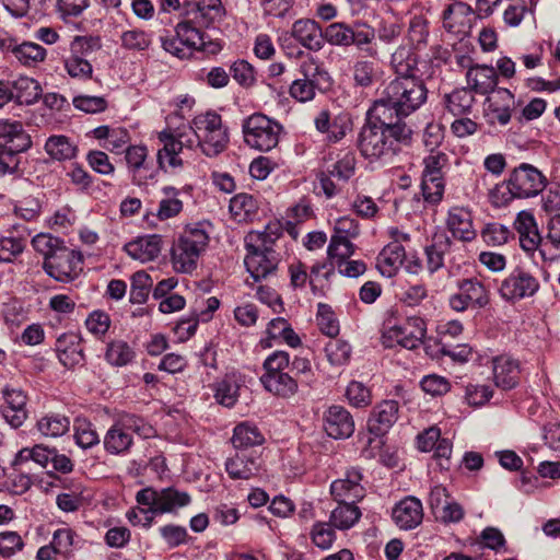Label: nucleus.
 <instances>
[{
	"label": "nucleus",
	"mask_w": 560,
	"mask_h": 560,
	"mask_svg": "<svg viewBox=\"0 0 560 560\" xmlns=\"http://www.w3.org/2000/svg\"><path fill=\"white\" fill-rule=\"evenodd\" d=\"M73 429L74 441L79 447L88 450L100 443V436L94 425L86 419H75Z\"/></svg>",
	"instance_id": "49530a36"
},
{
	"label": "nucleus",
	"mask_w": 560,
	"mask_h": 560,
	"mask_svg": "<svg viewBox=\"0 0 560 560\" xmlns=\"http://www.w3.org/2000/svg\"><path fill=\"white\" fill-rule=\"evenodd\" d=\"M448 237L435 240L433 244L425 247L427 268L430 273L438 271L444 265L445 250L451 246Z\"/></svg>",
	"instance_id": "09e8293b"
},
{
	"label": "nucleus",
	"mask_w": 560,
	"mask_h": 560,
	"mask_svg": "<svg viewBox=\"0 0 560 560\" xmlns=\"http://www.w3.org/2000/svg\"><path fill=\"white\" fill-rule=\"evenodd\" d=\"M37 465L48 470L69 474L73 470L72 460L65 454H59L55 447L37 444Z\"/></svg>",
	"instance_id": "7c9ffc66"
},
{
	"label": "nucleus",
	"mask_w": 560,
	"mask_h": 560,
	"mask_svg": "<svg viewBox=\"0 0 560 560\" xmlns=\"http://www.w3.org/2000/svg\"><path fill=\"white\" fill-rule=\"evenodd\" d=\"M512 235V231L500 223H488L481 231V237L489 246L505 244Z\"/></svg>",
	"instance_id": "bf43d9fd"
},
{
	"label": "nucleus",
	"mask_w": 560,
	"mask_h": 560,
	"mask_svg": "<svg viewBox=\"0 0 560 560\" xmlns=\"http://www.w3.org/2000/svg\"><path fill=\"white\" fill-rule=\"evenodd\" d=\"M311 538L316 547L329 549L336 539L335 527L329 522H317L313 525Z\"/></svg>",
	"instance_id": "4d7b16f0"
},
{
	"label": "nucleus",
	"mask_w": 560,
	"mask_h": 560,
	"mask_svg": "<svg viewBox=\"0 0 560 560\" xmlns=\"http://www.w3.org/2000/svg\"><path fill=\"white\" fill-rule=\"evenodd\" d=\"M190 129L197 138L198 149L206 156L215 158L228 148L229 130L218 113L209 110L197 115L191 120Z\"/></svg>",
	"instance_id": "20e7f679"
},
{
	"label": "nucleus",
	"mask_w": 560,
	"mask_h": 560,
	"mask_svg": "<svg viewBox=\"0 0 560 560\" xmlns=\"http://www.w3.org/2000/svg\"><path fill=\"white\" fill-rule=\"evenodd\" d=\"M360 509L354 504L338 503L329 516V523L338 529L347 530L353 527L361 517Z\"/></svg>",
	"instance_id": "e433bc0d"
},
{
	"label": "nucleus",
	"mask_w": 560,
	"mask_h": 560,
	"mask_svg": "<svg viewBox=\"0 0 560 560\" xmlns=\"http://www.w3.org/2000/svg\"><path fill=\"white\" fill-rule=\"evenodd\" d=\"M257 202L248 194H237L230 201V211L238 220H246L256 212Z\"/></svg>",
	"instance_id": "8fccbe9b"
},
{
	"label": "nucleus",
	"mask_w": 560,
	"mask_h": 560,
	"mask_svg": "<svg viewBox=\"0 0 560 560\" xmlns=\"http://www.w3.org/2000/svg\"><path fill=\"white\" fill-rule=\"evenodd\" d=\"M203 26H200L195 18H188L179 22L175 27V35L179 38L183 46H187L192 51L205 50L206 39L205 34L201 31Z\"/></svg>",
	"instance_id": "c85d7f7f"
},
{
	"label": "nucleus",
	"mask_w": 560,
	"mask_h": 560,
	"mask_svg": "<svg viewBox=\"0 0 560 560\" xmlns=\"http://www.w3.org/2000/svg\"><path fill=\"white\" fill-rule=\"evenodd\" d=\"M421 388L431 396H442L450 392V381L438 374L425 375L420 382Z\"/></svg>",
	"instance_id": "338daca9"
},
{
	"label": "nucleus",
	"mask_w": 560,
	"mask_h": 560,
	"mask_svg": "<svg viewBox=\"0 0 560 560\" xmlns=\"http://www.w3.org/2000/svg\"><path fill=\"white\" fill-rule=\"evenodd\" d=\"M395 524L405 530L416 528L423 518L422 503L415 497H407L398 502L392 512Z\"/></svg>",
	"instance_id": "4be33fe9"
},
{
	"label": "nucleus",
	"mask_w": 560,
	"mask_h": 560,
	"mask_svg": "<svg viewBox=\"0 0 560 560\" xmlns=\"http://www.w3.org/2000/svg\"><path fill=\"white\" fill-rule=\"evenodd\" d=\"M457 287L465 294L472 308H483L489 304L490 293L478 279L459 280Z\"/></svg>",
	"instance_id": "f704fd0d"
},
{
	"label": "nucleus",
	"mask_w": 560,
	"mask_h": 560,
	"mask_svg": "<svg viewBox=\"0 0 560 560\" xmlns=\"http://www.w3.org/2000/svg\"><path fill=\"white\" fill-rule=\"evenodd\" d=\"M45 150L57 161L71 160L77 154V147L66 136H51L46 141Z\"/></svg>",
	"instance_id": "c03bdc74"
},
{
	"label": "nucleus",
	"mask_w": 560,
	"mask_h": 560,
	"mask_svg": "<svg viewBox=\"0 0 560 560\" xmlns=\"http://www.w3.org/2000/svg\"><path fill=\"white\" fill-rule=\"evenodd\" d=\"M390 65L397 77L415 75L417 58L410 47L400 46L393 52Z\"/></svg>",
	"instance_id": "37998d69"
},
{
	"label": "nucleus",
	"mask_w": 560,
	"mask_h": 560,
	"mask_svg": "<svg viewBox=\"0 0 560 560\" xmlns=\"http://www.w3.org/2000/svg\"><path fill=\"white\" fill-rule=\"evenodd\" d=\"M187 14L200 26L208 27L224 15V8L221 0H199Z\"/></svg>",
	"instance_id": "72a5a7b5"
},
{
	"label": "nucleus",
	"mask_w": 560,
	"mask_h": 560,
	"mask_svg": "<svg viewBox=\"0 0 560 560\" xmlns=\"http://www.w3.org/2000/svg\"><path fill=\"white\" fill-rule=\"evenodd\" d=\"M406 258L404 246L394 241L386 245L377 256V267L383 276L392 277L401 267Z\"/></svg>",
	"instance_id": "c756f323"
},
{
	"label": "nucleus",
	"mask_w": 560,
	"mask_h": 560,
	"mask_svg": "<svg viewBox=\"0 0 560 560\" xmlns=\"http://www.w3.org/2000/svg\"><path fill=\"white\" fill-rule=\"evenodd\" d=\"M37 253L43 256V269L56 281H73L83 270L81 253L67 247L62 240L49 233H37Z\"/></svg>",
	"instance_id": "f03ea898"
},
{
	"label": "nucleus",
	"mask_w": 560,
	"mask_h": 560,
	"mask_svg": "<svg viewBox=\"0 0 560 560\" xmlns=\"http://www.w3.org/2000/svg\"><path fill=\"white\" fill-rule=\"evenodd\" d=\"M136 500L139 504L149 506L148 509H140V512L144 516L143 527H150L153 521V515L158 514L156 508L159 491L153 490L152 488H144L138 491Z\"/></svg>",
	"instance_id": "864d4df0"
},
{
	"label": "nucleus",
	"mask_w": 560,
	"mask_h": 560,
	"mask_svg": "<svg viewBox=\"0 0 560 560\" xmlns=\"http://www.w3.org/2000/svg\"><path fill=\"white\" fill-rule=\"evenodd\" d=\"M291 36L311 51H319L324 47L323 28L314 20H296L291 27Z\"/></svg>",
	"instance_id": "412c9836"
},
{
	"label": "nucleus",
	"mask_w": 560,
	"mask_h": 560,
	"mask_svg": "<svg viewBox=\"0 0 560 560\" xmlns=\"http://www.w3.org/2000/svg\"><path fill=\"white\" fill-rule=\"evenodd\" d=\"M104 448L112 455L129 452L133 444L132 436L122 428L118 420L107 430L104 436Z\"/></svg>",
	"instance_id": "2f4dec72"
},
{
	"label": "nucleus",
	"mask_w": 560,
	"mask_h": 560,
	"mask_svg": "<svg viewBox=\"0 0 560 560\" xmlns=\"http://www.w3.org/2000/svg\"><path fill=\"white\" fill-rule=\"evenodd\" d=\"M388 109L382 105L372 106L368 112V119L362 127L358 148L360 153L371 161L387 160L401 150V145H409L412 130L400 119L388 117Z\"/></svg>",
	"instance_id": "f257e3e1"
},
{
	"label": "nucleus",
	"mask_w": 560,
	"mask_h": 560,
	"mask_svg": "<svg viewBox=\"0 0 560 560\" xmlns=\"http://www.w3.org/2000/svg\"><path fill=\"white\" fill-rule=\"evenodd\" d=\"M238 390L240 385L235 377L233 375H226L215 384L214 398L220 405L231 408L238 399Z\"/></svg>",
	"instance_id": "79ce46f5"
},
{
	"label": "nucleus",
	"mask_w": 560,
	"mask_h": 560,
	"mask_svg": "<svg viewBox=\"0 0 560 560\" xmlns=\"http://www.w3.org/2000/svg\"><path fill=\"white\" fill-rule=\"evenodd\" d=\"M163 197L159 202L156 217L160 220H168L178 215L183 210V201L179 199V190L173 186L162 188Z\"/></svg>",
	"instance_id": "4c0bfd02"
},
{
	"label": "nucleus",
	"mask_w": 560,
	"mask_h": 560,
	"mask_svg": "<svg viewBox=\"0 0 560 560\" xmlns=\"http://www.w3.org/2000/svg\"><path fill=\"white\" fill-rule=\"evenodd\" d=\"M126 162L128 172L133 185L139 187L147 186L155 180L156 170L147 162L148 150L143 145H129L126 150Z\"/></svg>",
	"instance_id": "2eb2a0df"
},
{
	"label": "nucleus",
	"mask_w": 560,
	"mask_h": 560,
	"mask_svg": "<svg viewBox=\"0 0 560 560\" xmlns=\"http://www.w3.org/2000/svg\"><path fill=\"white\" fill-rule=\"evenodd\" d=\"M354 253V245L351 240L340 238V236H331L330 243L327 248L328 258L337 260V262L345 261Z\"/></svg>",
	"instance_id": "0e129e2a"
},
{
	"label": "nucleus",
	"mask_w": 560,
	"mask_h": 560,
	"mask_svg": "<svg viewBox=\"0 0 560 560\" xmlns=\"http://www.w3.org/2000/svg\"><path fill=\"white\" fill-rule=\"evenodd\" d=\"M159 140L163 143V148L158 151L156 160L159 168L165 172L182 167L185 163L183 156L188 158L187 153L198 148L194 131L164 130L159 133Z\"/></svg>",
	"instance_id": "0eeeda50"
},
{
	"label": "nucleus",
	"mask_w": 560,
	"mask_h": 560,
	"mask_svg": "<svg viewBox=\"0 0 560 560\" xmlns=\"http://www.w3.org/2000/svg\"><path fill=\"white\" fill-rule=\"evenodd\" d=\"M324 429L334 439L349 438L354 431V421L342 406H331L324 415Z\"/></svg>",
	"instance_id": "6ab92c4d"
},
{
	"label": "nucleus",
	"mask_w": 560,
	"mask_h": 560,
	"mask_svg": "<svg viewBox=\"0 0 560 560\" xmlns=\"http://www.w3.org/2000/svg\"><path fill=\"white\" fill-rule=\"evenodd\" d=\"M264 435L259 429L249 422H242L234 428L232 443L235 448H248L262 444Z\"/></svg>",
	"instance_id": "c9c22d12"
},
{
	"label": "nucleus",
	"mask_w": 560,
	"mask_h": 560,
	"mask_svg": "<svg viewBox=\"0 0 560 560\" xmlns=\"http://www.w3.org/2000/svg\"><path fill=\"white\" fill-rule=\"evenodd\" d=\"M67 73L78 80H88L92 78L93 67L86 58L70 56L65 60Z\"/></svg>",
	"instance_id": "e2e57ef3"
},
{
	"label": "nucleus",
	"mask_w": 560,
	"mask_h": 560,
	"mask_svg": "<svg viewBox=\"0 0 560 560\" xmlns=\"http://www.w3.org/2000/svg\"><path fill=\"white\" fill-rule=\"evenodd\" d=\"M351 406L357 408L366 407L372 401L371 390L363 383L352 381L346 392Z\"/></svg>",
	"instance_id": "69168bd1"
},
{
	"label": "nucleus",
	"mask_w": 560,
	"mask_h": 560,
	"mask_svg": "<svg viewBox=\"0 0 560 560\" xmlns=\"http://www.w3.org/2000/svg\"><path fill=\"white\" fill-rule=\"evenodd\" d=\"M260 381L269 393L279 397H291L298 390V382L285 372L264 374Z\"/></svg>",
	"instance_id": "473e14b6"
},
{
	"label": "nucleus",
	"mask_w": 560,
	"mask_h": 560,
	"mask_svg": "<svg viewBox=\"0 0 560 560\" xmlns=\"http://www.w3.org/2000/svg\"><path fill=\"white\" fill-rule=\"evenodd\" d=\"M190 503V495L187 492L174 488H164L159 491L158 514L172 513L179 508Z\"/></svg>",
	"instance_id": "58836bf2"
},
{
	"label": "nucleus",
	"mask_w": 560,
	"mask_h": 560,
	"mask_svg": "<svg viewBox=\"0 0 560 560\" xmlns=\"http://www.w3.org/2000/svg\"><path fill=\"white\" fill-rule=\"evenodd\" d=\"M427 88L416 75L397 77L384 89L378 104L388 109V117L397 120L417 110L427 100Z\"/></svg>",
	"instance_id": "7ed1b4c3"
},
{
	"label": "nucleus",
	"mask_w": 560,
	"mask_h": 560,
	"mask_svg": "<svg viewBox=\"0 0 560 560\" xmlns=\"http://www.w3.org/2000/svg\"><path fill=\"white\" fill-rule=\"evenodd\" d=\"M514 108V95L508 89L500 88L487 97L483 105V117L490 126L504 127L511 121Z\"/></svg>",
	"instance_id": "9b49d317"
},
{
	"label": "nucleus",
	"mask_w": 560,
	"mask_h": 560,
	"mask_svg": "<svg viewBox=\"0 0 560 560\" xmlns=\"http://www.w3.org/2000/svg\"><path fill=\"white\" fill-rule=\"evenodd\" d=\"M363 475L358 468H350L342 478L331 482L330 494L338 503L354 504L365 497V489L362 486Z\"/></svg>",
	"instance_id": "4468645a"
},
{
	"label": "nucleus",
	"mask_w": 560,
	"mask_h": 560,
	"mask_svg": "<svg viewBox=\"0 0 560 560\" xmlns=\"http://www.w3.org/2000/svg\"><path fill=\"white\" fill-rule=\"evenodd\" d=\"M422 175L430 177H443L444 171L450 167L448 155L441 151H430L423 160Z\"/></svg>",
	"instance_id": "5fc2aeb1"
},
{
	"label": "nucleus",
	"mask_w": 560,
	"mask_h": 560,
	"mask_svg": "<svg viewBox=\"0 0 560 560\" xmlns=\"http://www.w3.org/2000/svg\"><path fill=\"white\" fill-rule=\"evenodd\" d=\"M514 226L520 236L521 247L527 253L536 250L541 236L534 215L530 212L521 211L514 221Z\"/></svg>",
	"instance_id": "393cba45"
},
{
	"label": "nucleus",
	"mask_w": 560,
	"mask_h": 560,
	"mask_svg": "<svg viewBox=\"0 0 560 560\" xmlns=\"http://www.w3.org/2000/svg\"><path fill=\"white\" fill-rule=\"evenodd\" d=\"M70 428V420L60 413H49L37 421V431L45 438H59Z\"/></svg>",
	"instance_id": "a19ab883"
},
{
	"label": "nucleus",
	"mask_w": 560,
	"mask_h": 560,
	"mask_svg": "<svg viewBox=\"0 0 560 560\" xmlns=\"http://www.w3.org/2000/svg\"><path fill=\"white\" fill-rule=\"evenodd\" d=\"M72 103L77 109L88 114L102 113L107 108V101L102 96L78 95Z\"/></svg>",
	"instance_id": "774afa93"
},
{
	"label": "nucleus",
	"mask_w": 560,
	"mask_h": 560,
	"mask_svg": "<svg viewBox=\"0 0 560 560\" xmlns=\"http://www.w3.org/2000/svg\"><path fill=\"white\" fill-rule=\"evenodd\" d=\"M122 428L129 433L133 432L140 438L150 439L155 435L154 428L143 418L133 413H122L117 419Z\"/></svg>",
	"instance_id": "de8ad7c7"
},
{
	"label": "nucleus",
	"mask_w": 560,
	"mask_h": 560,
	"mask_svg": "<svg viewBox=\"0 0 560 560\" xmlns=\"http://www.w3.org/2000/svg\"><path fill=\"white\" fill-rule=\"evenodd\" d=\"M209 243L208 233L199 228H187L173 244L171 261L176 272L191 273Z\"/></svg>",
	"instance_id": "39448f33"
},
{
	"label": "nucleus",
	"mask_w": 560,
	"mask_h": 560,
	"mask_svg": "<svg viewBox=\"0 0 560 560\" xmlns=\"http://www.w3.org/2000/svg\"><path fill=\"white\" fill-rule=\"evenodd\" d=\"M152 287V279L144 271L136 272L131 278L130 302L132 304L145 303L150 289Z\"/></svg>",
	"instance_id": "3c124183"
},
{
	"label": "nucleus",
	"mask_w": 560,
	"mask_h": 560,
	"mask_svg": "<svg viewBox=\"0 0 560 560\" xmlns=\"http://www.w3.org/2000/svg\"><path fill=\"white\" fill-rule=\"evenodd\" d=\"M445 106L454 116H463L470 112L475 103L472 92L466 89H458L444 97Z\"/></svg>",
	"instance_id": "ea45409f"
},
{
	"label": "nucleus",
	"mask_w": 560,
	"mask_h": 560,
	"mask_svg": "<svg viewBox=\"0 0 560 560\" xmlns=\"http://www.w3.org/2000/svg\"><path fill=\"white\" fill-rule=\"evenodd\" d=\"M469 59L465 56L458 58V63L463 67H468L466 72L467 88L472 92L480 95L493 92L498 84V74L493 67L487 65L470 66Z\"/></svg>",
	"instance_id": "dca6fc26"
},
{
	"label": "nucleus",
	"mask_w": 560,
	"mask_h": 560,
	"mask_svg": "<svg viewBox=\"0 0 560 560\" xmlns=\"http://www.w3.org/2000/svg\"><path fill=\"white\" fill-rule=\"evenodd\" d=\"M427 332L425 322L421 317H408L401 325L388 327L383 331L382 343L386 348L396 345L413 350L423 343Z\"/></svg>",
	"instance_id": "1a4fd4ad"
},
{
	"label": "nucleus",
	"mask_w": 560,
	"mask_h": 560,
	"mask_svg": "<svg viewBox=\"0 0 560 560\" xmlns=\"http://www.w3.org/2000/svg\"><path fill=\"white\" fill-rule=\"evenodd\" d=\"M135 358V351L124 340H114L107 345L106 361L114 366H125Z\"/></svg>",
	"instance_id": "a18cd8bd"
},
{
	"label": "nucleus",
	"mask_w": 560,
	"mask_h": 560,
	"mask_svg": "<svg viewBox=\"0 0 560 560\" xmlns=\"http://www.w3.org/2000/svg\"><path fill=\"white\" fill-rule=\"evenodd\" d=\"M446 228L454 238L462 242H471L477 236L471 212L465 207L455 206L448 210Z\"/></svg>",
	"instance_id": "aec40b11"
},
{
	"label": "nucleus",
	"mask_w": 560,
	"mask_h": 560,
	"mask_svg": "<svg viewBox=\"0 0 560 560\" xmlns=\"http://www.w3.org/2000/svg\"><path fill=\"white\" fill-rule=\"evenodd\" d=\"M539 289L538 280L528 271L515 268L502 281L499 292L506 301L533 296Z\"/></svg>",
	"instance_id": "ddd939ff"
},
{
	"label": "nucleus",
	"mask_w": 560,
	"mask_h": 560,
	"mask_svg": "<svg viewBox=\"0 0 560 560\" xmlns=\"http://www.w3.org/2000/svg\"><path fill=\"white\" fill-rule=\"evenodd\" d=\"M101 46V39L97 36H75L70 44V56L86 58Z\"/></svg>",
	"instance_id": "680f3d73"
},
{
	"label": "nucleus",
	"mask_w": 560,
	"mask_h": 560,
	"mask_svg": "<svg viewBox=\"0 0 560 560\" xmlns=\"http://www.w3.org/2000/svg\"><path fill=\"white\" fill-rule=\"evenodd\" d=\"M14 101L20 105H31L35 102L34 80L24 75L19 77L12 83Z\"/></svg>",
	"instance_id": "6e6d98bb"
},
{
	"label": "nucleus",
	"mask_w": 560,
	"mask_h": 560,
	"mask_svg": "<svg viewBox=\"0 0 560 560\" xmlns=\"http://www.w3.org/2000/svg\"><path fill=\"white\" fill-rule=\"evenodd\" d=\"M242 132L249 148L269 152L278 145L283 126L262 113H254L243 119Z\"/></svg>",
	"instance_id": "423d86ee"
},
{
	"label": "nucleus",
	"mask_w": 560,
	"mask_h": 560,
	"mask_svg": "<svg viewBox=\"0 0 560 560\" xmlns=\"http://www.w3.org/2000/svg\"><path fill=\"white\" fill-rule=\"evenodd\" d=\"M300 70L303 78L292 82L290 95L296 101L304 103L314 98L319 82L327 80L329 75L314 60L303 62Z\"/></svg>",
	"instance_id": "f8f14e48"
},
{
	"label": "nucleus",
	"mask_w": 560,
	"mask_h": 560,
	"mask_svg": "<svg viewBox=\"0 0 560 560\" xmlns=\"http://www.w3.org/2000/svg\"><path fill=\"white\" fill-rule=\"evenodd\" d=\"M0 138L4 141L1 144L10 151H25L32 145L31 136L24 132L19 121L0 120Z\"/></svg>",
	"instance_id": "bb28decb"
},
{
	"label": "nucleus",
	"mask_w": 560,
	"mask_h": 560,
	"mask_svg": "<svg viewBox=\"0 0 560 560\" xmlns=\"http://www.w3.org/2000/svg\"><path fill=\"white\" fill-rule=\"evenodd\" d=\"M546 186V177L535 166L522 163L514 168L506 182L511 198H530L540 194Z\"/></svg>",
	"instance_id": "9d476101"
},
{
	"label": "nucleus",
	"mask_w": 560,
	"mask_h": 560,
	"mask_svg": "<svg viewBox=\"0 0 560 560\" xmlns=\"http://www.w3.org/2000/svg\"><path fill=\"white\" fill-rule=\"evenodd\" d=\"M398 417V404L395 400H385L378 404L368 421L371 433L375 435L385 434L396 422Z\"/></svg>",
	"instance_id": "b1692460"
},
{
	"label": "nucleus",
	"mask_w": 560,
	"mask_h": 560,
	"mask_svg": "<svg viewBox=\"0 0 560 560\" xmlns=\"http://www.w3.org/2000/svg\"><path fill=\"white\" fill-rule=\"evenodd\" d=\"M474 22L472 8L462 1L451 3L443 12V27L455 35H466Z\"/></svg>",
	"instance_id": "f3484780"
},
{
	"label": "nucleus",
	"mask_w": 560,
	"mask_h": 560,
	"mask_svg": "<svg viewBox=\"0 0 560 560\" xmlns=\"http://www.w3.org/2000/svg\"><path fill=\"white\" fill-rule=\"evenodd\" d=\"M325 351L331 364L342 365L350 359L351 346L347 341L332 339L326 345Z\"/></svg>",
	"instance_id": "052dcab7"
},
{
	"label": "nucleus",
	"mask_w": 560,
	"mask_h": 560,
	"mask_svg": "<svg viewBox=\"0 0 560 560\" xmlns=\"http://www.w3.org/2000/svg\"><path fill=\"white\" fill-rule=\"evenodd\" d=\"M444 178L422 175L421 190L424 200L429 203H439L444 194Z\"/></svg>",
	"instance_id": "13d9d810"
},
{
	"label": "nucleus",
	"mask_w": 560,
	"mask_h": 560,
	"mask_svg": "<svg viewBox=\"0 0 560 560\" xmlns=\"http://www.w3.org/2000/svg\"><path fill=\"white\" fill-rule=\"evenodd\" d=\"M245 249L244 264L255 282L276 272L280 262V255L273 247L266 246L264 241H260L259 235L247 234L245 236Z\"/></svg>",
	"instance_id": "6e6552de"
},
{
	"label": "nucleus",
	"mask_w": 560,
	"mask_h": 560,
	"mask_svg": "<svg viewBox=\"0 0 560 560\" xmlns=\"http://www.w3.org/2000/svg\"><path fill=\"white\" fill-rule=\"evenodd\" d=\"M520 376L518 364L515 360L506 355L493 359V377L495 385L502 389L513 388Z\"/></svg>",
	"instance_id": "cd10ccee"
},
{
	"label": "nucleus",
	"mask_w": 560,
	"mask_h": 560,
	"mask_svg": "<svg viewBox=\"0 0 560 560\" xmlns=\"http://www.w3.org/2000/svg\"><path fill=\"white\" fill-rule=\"evenodd\" d=\"M162 249L160 235H145L138 237L125 245L126 253L141 262L152 261L159 257Z\"/></svg>",
	"instance_id": "5701e85b"
},
{
	"label": "nucleus",
	"mask_w": 560,
	"mask_h": 560,
	"mask_svg": "<svg viewBox=\"0 0 560 560\" xmlns=\"http://www.w3.org/2000/svg\"><path fill=\"white\" fill-rule=\"evenodd\" d=\"M262 467V459L256 452H241L225 462V470L232 479H250L257 476Z\"/></svg>",
	"instance_id": "a211bd4d"
},
{
	"label": "nucleus",
	"mask_w": 560,
	"mask_h": 560,
	"mask_svg": "<svg viewBox=\"0 0 560 560\" xmlns=\"http://www.w3.org/2000/svg\"><path fill=\"white\" fill-rule=\"evenodd\" d=\"M323 37L324 43L327 42L334 46H350L351 27L341 22L331 23L323 30Z\"/></svg>",
	"instance_id": "603ef678"
},
{
	"label": "nucleus",
	"mask_w": 560,
	"mask_h": 560,
	"mask_svg": "<svg viewBox=\"0 0 560 560\" xmlns=\"http://www.w3.org/2000/svg\"><path fill=\"white\" fill-rule=\"evenodd\" d=\"M351 73L354 86L366 89L375 85L382 79L383 71L377 62L359 58L353 62Z\"/></svg>",
	"instance_id": "a878e982"
}]
</instances>
